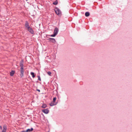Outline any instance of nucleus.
Returning a JSON list of instances; mask_svg holds the SVG:
<instances>
[{
  "label": "nucleus",
  "mask_w": 132,
  "mask_h": 132,
  "mask_svg": "<svg viewBox=\"0 0 132 132\" xmlns=\"http://www.w3.org/2000/svg\"><path fill=\"white\" fill-rule=\"evenodd\" d=\"M54 11L56 14L57 15H59L61 13V11L57 7H56L54 9Z\"/></svg>",
  "instance_id": "obj_1"
},
{
  "label": "nucleus",
  "mask_w": 132,
  "mask_h": 132,
  "mask_svg": "<svg viewBox=\"0 0 132 132\" xmlns=\"http://www.w3.org/2000/svg\"><path fill=\"white\" fill-rule=\"evenodd\" d=\"M20 72L21 74L20 75L21 77H22L23 76L24 72L23 68L22 67V68H20Z\"/></svg>",
  "instance_id": "obj_2"
},
{
  "label": "nucleus",
  "mask_w": 132,
  "mask_h": 132,
  "mask_svg": "<svg viewBox=\"0 0 132 132\" xmlns=\"http://www.w3.org/2000/svg\"><path fill=\"white\" fill-rule=\"evenodd\" d=\"M50 42H52L53 43H55V39L53 38H49L47 39Z\"/></svg>",
  "instance_id": "obj_3"
},
{
  "label": "nucleus",
  "mask_w": 132,
  "mask_h": 132,
  "mask_svg": "<svg viewBox=\"0 0 132 132\" xmlns=\"http://www.w3.org/2000/svg\"><path fill=\"white\" fill-rule=\"evenodd\" d=\"M59 31V29L57 27H55L54 30V33L56 35L57 34Z\"/></svg>",
  "instance_id": "obj_4"
},
{
  "label": "nucleus",
  "mask_w": 132,
  "mask_h": 132,
  "mask_svg": "<svg viewBox=\"0 0 132 132\" xmlns=\"http://www.w3.org/2000/svg\"><path fill=\"white\" fill-rule=\"evenodd\" d=\"M42 111L44 113L47 114L48 113L49 110L48 109H46L42 110Z\"/></svg>",
  "instance_id": "obj_5"
},
{
  "label": "nucleus",
  "mask_w": 132,
  "mask_h": 132,
  "mask_svg": "<svg viewBox=\"0 0 132 132\" xmlns=\"http://www.w3.org/2000/svg\"><path fill=\"white\" fill-rule=\"evenodd\" d=\"M23 60H22L21 61H20V66L21 67V68H23Z\"/></svg>",
  "instance_id": "obj_6"
},
{
  "label": "nucleus",
  "mask_w": 132,
  "mask_h": 132,
  "mask_svg": "<svg viewBox=\"0 0 132 132\" xmlns=\"http://www.w3.org/2000/svg\"><path fill=\"white\" fill-rule=\"evenodd\" d=\"M3 129L2 132H6L7 129V127L6 125H4L3 126Z\"/></svg>",
  "instance_id": "obj_7"
},
{
  "label": "nucleus",
  "mask_w": 132,
  "mask_h": 132,
  "mask_svg": "<svg viewBox=\"0 0 132 132\" xmlns=\"http://www.w3.org/2000/svg\"><path fill=\"white\" fill-rule=\"evenodd\" d=\"M28 31L31 34H34V31L31 28L29 30H28Z\"/></svg>",
  "instance_id": "obj_8"
},
{
  "label": "nucleus",
  "mask_w": 132,
  "mask_h": 132,
  "mask_svg": "<svg viewBox=\"0 0 132 132\" xmlns=\"http://www.w3.org/2000/svg\"><path fill=\"white\" fill-rule=\"evenodd\" d=\"M33 130V128H31L30 129H28L24 131L25 132H30L32 131Z\"/></svg>",
  "instance_id": "obj_9"
},
{
  "label": "nucleus",
  "mask_w": 132,
  "mask_h": 132,
  "mask_svg": "<svg viewBox=\"0 0 132 132\" xmlns=\"http://www.w3.org/2000/svg\"><path fill=\"white\" fill-rule=\"evenodd\" d=\"M29 26V23L27 21H26L25 22V28Z\"/></svg>",
  "instance_id": "obj_10"
},
{
  "label": "nucleus",
  "mask_w": 132,
  "mask_h": 132,
  "mask_svg": "<svg viewBox=\"0 0 132 132\" xmlns=\"http://www.w3.org/2000/svg\"><path fill=\"white\" fill-rule=\"evenodd\" d=\"M15 73V71L12 70L10 72V75L11 76H13Z\"/></svg>",
  "instance_id": "obj_11"
},
{
  "label": "nucleus",
  "mask_w": 132,
  "mask_h": 132,
  "mask_svg": "<svg viewBox=\"0 0 132 132\" xmlns=\"http://www.w3.org/2000/svg\"><path fill=\"white\" fill-rule=\"evenodd\" d=\"M85 15L86 17H88L90 13L89 12H87L85 13Z\"/></svg>",
  "instance_id": "obj_12"
},
{
  "label": "nucleus",
  "mask_w": 132,
  "mask_h": 132,
  "mask_svg": "<svg viewBox=\"0 0 132 132\" xmlns=\"http://www.w3.org/2000/svg\"><path fill=\"white\" fill-rule=\"evenodd\" d=\"M30 74L31 75L32 77L33 78H34L35 77V73L33 72H30Z\"/></svg>",
  "instance_id": "obj_13"
},
{
  "label": "nucleus",
  "mask_w": 132,
  "mask_h": 132,
  "mask_svg": "<svg viewBox=\"0 0 132 132\" xmlns=\"http://www.w3.org/2000/svg\"><path fill=\"white\" fill-rule=\"evenodd\" d=\"M54 102H51L50 104V105L51 106H53L54 105H55L56 104V103L55 104Z\"/></svg>",
  "instance_id": "obj_14"
},
{
  "label": "nucleus",
  "mask_w": 132,
  "mask_h": 132,
  "mask_svg": "<svg viewBox=\"0 0 132 132\" xmlns=\"http://www.w3.org/2000/svg\"><path fill=\"white\" fill-rule=\"evenodd\" d=\"M58 1L57 0H56L53 3V4L55 5H56L58 4Z\"/></svg>",
  "instance_id": "obj_15"
},
{
  "label": "nucleus",
  "mask_w": 132,
  "mask_h": 132,
  "mask_svg": "<svg viewBox=\"0 0 132 132\" xmlns=\"http://www.w3.org/2000/svg\"><path fill=\"white\" fill-rule=\"evenodd\" d=\"M47 107V105L45 104H43L41 107L43 108H45Z\"/></svg>",
  "instance_id": "obj_16"
},
{
  "label": "nucleus",
  "mask_w": 132,
  "mask_h": 132,
  "mask_svg": "<svg viewBox=\"0 0 132 132\" xmlns=\"http://www.w3.org/2000/svg\"><path fill=\"white\" fill-rule=\"evenodd\" d=\"M56 35L54 33L53 34L51 35H49V36L51 37H54Z\"/></svg>",
  "instance_id": "obj_17"
},
{
  "label": "nucleus",
  "mask_w": 132,
  "mask_h": 132,
  "mask_svg": "<svg viewBox=\"0 0 132 132\" xmlns=\"http://www.w3.org/2000/svg\"><path fill=\"white\" fill-rule=\"evenodd\" d=\"M47 74L49 76H51V73L50 71H48L47 72Z\"/></svg>",
  "instance_id": "obj_18"
},
{
  "label": "nucleus",
  "mask_w": 132,
  "mask_h": 132,
  "mask_svg": "<svg viewBox=\"0 0 132 132\" xmlns=\"http://www.w3.org/2000/svg\"><path fill=\"white\" fill-rule=\"evenodd\" d=\"M56 99V97H54L53 99V102H55Z\"/></svg>",
  "instance_id": "obj_19"
},
{
  "label": "nucleus",
  "mask_w": 132,
  "mask_h": 132,
  "mask_svg": "<svg viewBox=\"0 0 132 132\" xmlns=\"http://www.w3.org/2000/svg\"><path fill=\"white\" fill-rule=\"evenodd\" d=\"M37 77H38V80H39V81H41V78H40V76H37Z\"/></svg>",
  "instance_id": "obj_20"
},
{
  "label": "nucleus",
  "mask_w": 132,
  "mask_h": 132,
  "mask_svg": "<svg viewBox=\"0 0 132 132\" xmlns=\"http://www.w3.org/2000/svg\"><path fill=\"white\" fill-rule=\"evenodd\" d=\"M27 28V30H28H28H29V29H30L31 28V27H30L29 26H28V27H26L25 28Z\"/></svg>",
  "instance_id": "obj_21"
},
{
  "label": "nucleus",
  "mask_w": 132,
  "mask_h": 132,
  "mask_svg": "<svg viewBox=\"0 0 132 132\" xmlns=\"http://www.w3.org/2000/svg\"><path fill=\"white\" fill-rule=\"evenodd\" d=\"M0 129H2V127L1 126H0Z\"/></svg>",
  "instance_id": "obj_22"
},
{
  "label": "nucleus",
  "mask_w": 132,
  "mask_h": 132,
  "mask_svg": "<svg viewBox=\"0 0 132 132\" xmlns=\"http://www.w3.org/2000/svg\"><path fill=\"white\" fill-rule=\"evenodd\" d=\"M37 91H38L39 92H40V90L39 89H37Z\"/></svg>",
  "instance_id": "obj_23"
},
{
  "label": "nucleus",
  "mask_w": 132,
  "mask_h": 132,
  "mask_svg": "<svg viewBox=\"0 0 132 132\" xmlns=\"http://www.w3.org/2000/svg\"><path fill=\"white\" fill-rule=\"evenodd\" d=\"M25 131V130L23 131H21V132H25L24 131Z\"/></svg>",
  "instance_id": "obj_24"
},
{
  "label": "nucleus",
  "mask_w": 132,
  "mask_h": 132,
  "mask_svg": "<svg viewBox=\"0 0 132 132\" xmlns=\"http://www.w3.org/2000/svg\"><path fill=\"white\" fill-rule=\"evenodd\" d=\"M26 1H27L28 0H26Z\"/></svg>",
  "instance_id": "obj_25"
}]
</instances>
